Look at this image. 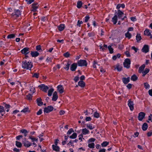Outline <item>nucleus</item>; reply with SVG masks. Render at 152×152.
<instances>
[{
    "mask_svg": "<svg viewBox=\"0 0 152 152\" xmlns=\"http://www.w3.org/2000/svg\"><path fill=\"white\" fill-rule=\"evenodd\" d=\"M33 66V64L30 61H27L25 60L22 61V67L24 69L31 70Z\"/></svg>",
    "mask_w": 152,
    "mask_h": 152,
    "instance_id": "1",
    "label": "nucleus"
},
{
    "mask_svg": "<svg viewBox=\"0 0 152 152\" xmlns=\"http://www.w3.org/2000/svg\"><path fill=\"white\" fill-rule=\"evenodd\" d=\"M77 63L78 65L80 66H86L87 65V61L85 60L80 59V60L78 61Z\"/></svg>",
    "mask_w": 152,
    "mask_h": 152,
    "instance_id": "2",
    "label": "nucleus"
},
{
    "mask_svg": "<svg viewBox=\"0 0 152 152\" xmlns=\"http://www.w3.org/2000/svg\"><path fill=\"white\" fill-rule=\"evenodd\" d=\"M131 61L130 59L126 58L123 63L124 66L127 69H129L130 67Z\"/></svg>",
    "mask_w": 152,
    "mask_h": 152,
    "instance_id": "3",
    "label": "nucleus"
},
{
    "mask_svg": "<svg viewBox=\"0 0 152 152\" xmlns=\"http://www.w3.org/2000/svg\"><path fill=\"white\" fill-rule=\"evenodd\" d=\"M53 109V107L51 105H50L44 108V112L45 114V113H49L52 111Z\"/></svg>",
    "mask_w": 152,
    "mask_h": 152,
    "instance_id": "4",
    "label": "nucleus"
},
{
    "mask_svg": "<svg viewBox=\"0 0 152 152\" xmlns=\"http://www.w3.org/2000/svg\"><path fill=\"white\" fill-rule=\"evenodd\" d=\"M114 14L116 15L117 18L120 19L123 17V15L124 14L123 12H122L120 10H115Z\"/></svg>",
    "mask_w": 152,
    "mask_h": 152,
    "instance_id": "5",
    "label": "nucleus"
},
{
    "mask_svg": "<svg viewBox=\"0 0 152 152\" xmlns=\"http://www.w3.org/2000/svg\"><path fill=\"white\" fill-rule=\"evenodd\" d=\"M38 87L39 88L40 90L45 92H47L48 90L49 89L48 86L43 84L39 85Z\"/></svg>",
    "mask_w": 152,
    "mask_h": 152,
    "instance_id": "6",
    "label": "nucleus"
},
{
    "mask_svg": "<svg viewBox=\"0 0 152 152\" xmlns=\"http://www.w3.org/2000/svg\"><path fill=\"white\" fill-rule=\"evenodd\" d=\"M145 113L143 112H140L138 116V119L140 121H142L145 118Z\"/></svg>",
    "mask_w": 152,
    "mask_h": 152,
    "instance_id": "7",
    "label": "nucleus"
},
{
    "mask_svg": "<svg viewBox=\"0 0 152 152\" xmlns=\"http://www.w3.org/2000/svg\"><path fill=\"white\" fill-rule=\"evenodd\" d=\"M23 143L24 146L27 148L30 146L32 145V143L28 140H26V138H25V140L23 141Z\"/></svg>",
    "mask_w": 152,
    "mask_h": 152,
    "instance_id": "8",
    "label": "nucleus"
},
{
    "mask_svg": "<svg viewBox=\"0 0 152 152\" xmlns=\"http://www.w3.org/2000/svg\"><path fill=\"white\" fill-rule=\"evenodd\" d=\"M149 46L148 45H145L142 48L141 50L142 52L146 53L149 52Z\"/></svg>",
    "mask_w": 152,
    "mask_h": 152,
    "instance_id": "9",
    "label": "nucleus"
},
{
    "mask_svg": "<svg viewBox=\"0 0 152 152\" xmlns=\"http://www.w3.org/2000/svg\"><path fill=\"white\" fill-rule=\"evenodd\" d=\"M29 48L28 47H25L21 50L22 53L25 55H27L29 53Z\"/></svg>",
    "mask_w": 152,
    "mask_h": 152,
    "instance_id": "10",
    "label": "nucleus"
},
{
    "mask_svg": "<svg viewBox=\"0 0 152 152\" xmlns=\"http://www.w3.org/2000/svg\"><path fill=\"white\" fill-rule=\"evenodd\" d=\"M32 10L33 11L35 12L37 11V9L38 8L39 5L37 2H34L32 4Z\"/></svg>",
    "mask_w": 152,
    "mask_h": 152,
    "instance_id": "11",
    "label": "nucleus"
},
{
    "mask_svg": "<svg viewBox=\"0 0 152 152\" xmlns=\"http://www.w3.org/2000/svg\"><path fill=\"white\" fill-rule=\"evenodd\" d=\"M57 90L61 94H62L64 92V88L62 86L60 85L57 87Z\"/></svg>",
    "mask_w": 152,
    "mask_h": 152,
    "instance_id": "12",
    "label": "nucleus"
},
{
    "mask_svg": "<svg viewBox=\"0 0 152 152\" xmlns=\"http://www.w3.org/2000/svg\"><path fill=\"white\" fill-rule=\"evenodd\" d=\"M122 81L124 84H126L130 81V77H128L127 78L123 77L122 78Z\"/></svg>",
    "mask_w": 152,
    "mask_h": 152,
    "instance_id": "13",
    "label": "nucleus"
},
{
    "mask_svg": "<svg viewBox=\"0 0 152 152\" xmlns=\"http://www.w3.org/2000/svg\"><path fill=\"white\" fill-rule=\"evenodd\" d=\"M58 97L57 92L56 91H55L53 94L52 100L53 101H55L57 100Z\"/></svg>",
    "mask_w": 152,
    "mask_h": 152,
    "instance_id": "14",
    "label": "nucleus"
},
{
    "mask_svg": "<svg viewBox=\"0 0 152 152\" xmlns=\"http://www.w3.org/2000/svg\"><path fill=\"white\" fill-rule=\"evenodd\" d=\"M77 67V64L76 63H73L70 67V70L72 71H75Z\"/></svg>",
    "mask_w": 152,
    "mask_h": 152,
    "instance_id": "15",
    "label": "nucleus"
},
{
    "mask_svg": "<svg viewBox=\"0 0 152 152\" xmlns=\"http://www.w3.org/2000/svg\"><path fill=\"white\" fill-rule=\"evenodd\" d=\"M14 12H15V15L17 17H19L21 15V11H20V10L18 9H15Z\"/></svg>",
    "mask_w": 152,
    "mask_h": 152,
    "instance_id": "16",
    "label": "nucleus"
},
{
    "mask_svg": "<svg viewBox=\"0 0 152 152\" xmlns=\"http://www.w3.org/2000/svg\"><path fill=\"white\" fill-rule=\"evenodd\" d=\"M39 53L37 51H31V55L32 57H36L38 56Z\"/></svg>",
    "mask_w": 152,
    "mask_h": 152,
    "instance_id": "17",
    "label": "nucleus"
},
{
    "mask_svg": "<svg viewBox=\"0 0 152 152\" xmlns=\"http://www.w3.org/2000/svg\"><path fill=\"white\" fill-rule=\"evenodd\" d=\"M118 18L116 15H114V16L112 19V21L114 24H115L118 22Z\"/></svg>",
    "mask_w": 152,
    "mask_h": 152,
    "instance_id": "18",
    "label": "nucleus"
},
{
    "mask_svg": "<svg viewBox=\"0 0 152 152\" xmlns=\"http://www.w3.org/2000/svg\"><path fill=\"white\" fill-rule=\"evenodd\" d=\"M52 148L53 150L56 151L58 152L60 151V148L58 145H55L53 144L52 145Z\"/></svg>",
    "mask_w": 152,
    "mask_h": 152,
    "instance_id": "19",
    "label": "nucleus"
},
{
    "mask_svg": "<svg viewBox=\"0 0 152 152\" xmlns=\"http://www.w3.org/2000/svg\"><path fill=\"white\" fill-rule=\"evenodd\" d=\"M65 25L64 24H61L58 26V30L60 31H62L65 28Z\"/></svg>",
    "mask_w": 152,
    "mask_h": 152,
    "instance_id": "20",
    "label": "nucleus"
},
{
    "mask_svg": "<svg viewBox=\"0 0 152 152\" xmlns=\"http://www.w3.org/2000/svg\"><path fill=\"white\" fill-rule=\"evenodd\" d=\"M78 86L81 88H84L86 85L85 83L83 81H80L78 82Z\"/></svg>",
    "mask_w": 152,
    "mask_h": 152,
    "instance_id": "21",
    "label": "nucleus"
},
{
    "mask_svg": "<svg viewBox=\"0 0 152 152\" xmlns=\"http://www.w3.org/2000/svg\"><path fill=\"white\" fill-rule=\"evenodd\" d=\"M36 101L37 104H46L45 103L43 104V102H42V100L41 98H37Z\"/></svg>",
    "mask_w": 152,
    "mask_h": 152,
    "instance_id": "22",
    "label": "nucleus"
},
{
    "mask_svg": "<svg viewBox=\"0 0 152 152\" xmlns=\"http://www.w3.org/2000/svg\"><path fill=\"white\" fill-rule=\"evenodd\" d=\"M148 124L146 123H144L142 125V130L144 131H145L148 129Z\"/></svg>",
    "mask_w": 152,
    "mask_h": 152,
    "instance_id": "23",
    "label": "nucleus"
},
{
    "mask_svg": "<svg viewBox=\"0 0 152 152\" xmlns=\"http://www.w3.org/2000/svg\"><path fill=\"white\" fill-rule=\"evenodd\" d=\"M150 71V69L148 68H146L145 69V70L144 71H143L142 72V76L144 77L145 75L147 74Z\"/></svg>",
    "mask_w": 152,
    "mask_h": 152,
    "instance_id": "24",
    "label": "nucleus"
},
{
    "mask_svg": "<svg viewBox=\"0 0 152 152\" xmlns=\"http://www.w3.org/2000/svg\"><path fill=\"white\" fill-rule=\"evenodd\" d=\"M82 130V133L83 134V135H86V134H88L89 133V131L86 128L83 129Z\"/></svg>",
    "mask_w": 152,
    "mask_h": 152,
    "instance_id": "25",
    "label": "nucleus"
},
{
    "mask_svg": "<svg viewBox=\"0 0 152 152\" xmlns=\"http://www.w3.org/2000/svg\"><path fill=\"white\" fill-rule=\"evenodd\" d=\"M70 64L69 62L66 61V63L65 64V66L64 67V69H65L66 70L68 71L69 69Z\"/></svg>",
    "mask_w": 152,
    "mask_h": 152,
    "instance_id": "26",
    "label": "nucleus"
},
{
    "mask_svg": "<svg viewBox=\"0 0 152 152\" xmlns=\"http://www.w3.org/2000/svg\"><path fill=\"white\" fill-rule=\"evenodd\" d=\"M136 39L137 42H139L141 39L142 37L140 34L137 33L136 36Z\"/></svg>",
    "mask_w": 152,
    "mask_h": 152,
    "instance_id": "27",
    "label": "nucleus"
},
{
    "mask_svg": "<svg viewBox=\"0 0 152 152\" xmlns=\"http://www.w3.org/2000/svg\"><path fill=\"white\" fill-rule=\"evenodd\" d=\"M145 67V64H143L141 65L139 69V72L141 73L143 71Z\"/></svg>",
    "mask_w": 152,
    "mask_h": 152,
    "instance_id": "28",
    "label": "nucleus"
},
{
    "mask_svg": "<svg viewBox=\"0 0 152 152\" xmlns=\"http://www.w3.org/2000/svg\"><path fill=\"white\" fill-rule=\"evenodd\" d=\"M90 18V17L88 15H86L83 19V22L84 23H87Z\"/></svg>",
    "mask_w": 152,
    "mask_h": 152,
    "instance_id": "29",
    "label": "nucleus"
},
{
    "mask_svg": "<svg viewBox=\"0 0 152 152\" xmlns=\"http://www.w3.org/2000/svg\"><path fill=\"white\" fill-rule=\"evenodd\" d=\"M144 34L145 35L149 36L151 35V33L150 32V30L148 29H145L144 31Z\"/></svg>",
    "mask_w": 152,
    "mask_h": 152,
    "instance_id": "30",
    "label": "nucleus"
},
{
    "mask_svg": "<svg viewBox=\"0 0 152 152\" xmlns=\"http://www.w3.org/2000/svg\"><path fill=\"white\" fill-rule=\"evenodd\" d=\"M83 3L81 1H79L77 3V8H80L82 6Z\"/></svg>",
    "mask_w": 152,
    "mask_h": 152,
    "instance_id": "31",
    "label": "nucleus"
},
{
    "mask_svg": "<svg viewBox=\"0 0 152 152\" xmlns=\"http://www.w3.org/2000/svg\"><path fill=\"white\" fill-rule=\"evenodd\" d=\"M126 37L127 38L129 39H130L132 37V35L128 31L125 34Z\"/></svg>",
    "mask_w": 152,
    "mask_h": 152,
    "instance_id": "32",
    "label": "nucleus"
},
{
    "mask_svg": "<svg viewBox=\"0 0 152 152\" xmlns=\"http://www.w3.org/2000/svg\"><path fill=\"white\" fill-rule=\"evenodd\" d=\"M116 69L118 71L120 72L122 69V66H120L119 64L116 65Z\"/></svg>",
    "mask_w": 152,
    "mask_h": 152,
    "instance_id": "33",
    "label": "nucleus"
},
{
    "mask_svg": "<svg viewBox=\"0 0 152 152\" xmlns=\"http://www.w3.org/2000/svg\"><path fill=\"white\" fill-rule=\"evenodd\" d=\"M54 89L53 88H50L48 91V96H51L52 95L53 92L54 91Z\"/></svg>",
    "mask_w": 152,
    "mask_h": 152,
    "instance_id": "34",
    "label": "nucleus"
},
{
    "mask_svg": "<svg viewBox=\"0 0 152 152\" xmlns=\"http://www.w3.org/2000/svg\"><path fill=\"white\" fill-rule=\"evenodd\" d=\"M137 79V77L136 75L134 74L132 75L131 78V80L133 81H136Z\"/></svg>",
    "mask_w": 152,
    "mask_h": 152,
    "instance_id": "35",
    "label": "nucleus"
},
{
    "mask_svg": "<svg viewBox=\"0 0 152 152\" xmlns=\"http://www.w3.org/2000/svg\"><path fill=\"white\" fill-rule=\"evenodd\" d=\"M21 112H23L24 113H26V112H30V110H29V108L28 107H26L24 108L23 110H22L21 111Z\"/></svg>",
    "mask_w": 152,
    "mask_h": 152,
    "instance_id": "36",
    "label": "nucleus"
},
{
    "mask_svg": "<svg viewBox=\"0 0 152 152\" xmlns=\"http://www.w3.org/2000/svg\"><path fill=\"white\" fill-rule=\"evenodd\" d=\"M29 139L31 140L32 142H34V141H37L38 140V139L34 137L31 135L29 136Z\"/></svg>",
    "mask_w": 152,
    "mask_h": 152,
    "instance_id": "37",
    "label": "nucleus"
},
{
    "mask_svg": "<svg viewBox=\"0 0 152 152\" xmlns=\"http://www.w3.org/2000/svg\"><path fill=\"white\" fill-rule=\"evenodd\" d=\"M5 110L4 107L1 105H0V114L2 115V116H3V114H2L1 113L3 112H5Z\"/></svg>",
    "mask_w": 152,
    "mask_h": 152,
    "instance_id": "38",
    "label": "nucleus"
},
{
    "mask_svg": "<svg viewBox=\"0 0 152 152\" xmlns=\"http://www.w3.org/2000/svg\"><path fill=\"white\" fill-rule=\"evenodd\" d=\"M15 37V34H11L8 35L7 37V38L8 39H14Z\"/></svg>",
    "mask_w": 152,
    "mask_h": 152,
    "instance_id": "39",
    "label": "nucleus"
},
{
    "mask_svg": "<svg viewBox=\"0 0 152 152\" xmlns=\"http://www.w3.org/2000/svg\"><path fill=\"white\" fill-rule=\"evenodd\" d=\"M88 35L89 37H94L95 36V34L94 32L92 31L88 33Z\"/></svg>",
    "mask_w": 152,
    "mask_h": 152,
    "instance_id": "40",
    "label": "nucleus"
},
{
    "mask_svg": "<svg viewBox=\"0 0 152 152\" xmlns=\"http://www.w3.org/2000/svg\"><path fill=\"white\" fill-rule=\"evenodd\" d=\"M86 126L88 128H89L90 130H92L95 128L94 126H93L91 124H87L86 125Z\"/></svg>",
    "mask_w": 152,
    "mask_h": 152,
    "instance_id": "41",
    "label": "nucleus"
},
{
    "mask_svg": "<svg viewBox=\"0 0 152 152\" xmlns=\"http://www.w3.org/2000/svg\"><path fill=\"white\" fill-rule=\"evenodd\" d=\"M109 144V142L107 141H104L102 144L101 145L102 147H106Z\"/></svg>",
    "mask_w": 152,
    "mask_h": 152,
    "instance_id": "42",
    "label": "nucleus"
},
{
    "mask_svg": "<svg viewBox=\"0 0 152 152\" xmlns=\"http://www.w3.org/2000/svg\"><path fill=\"white\" fill-rule=\"evenodd\" d=\"M77 137V134L76 133L74 132L73 134L69 137L72 139H74L76 138Z\"/></svg>",
    "mask_w": 152,
    "mask_h": 152,
    "instance_id": "43",
    "label": "nucleus"
},
{
    "mask_svg": "<svg viewBox=\"0 0 152 152\" xmlns=\"http://www.w3.org/2000/svg\"><path fill=\"white\" fill-rule=\"evenodd\" d=\"M15 145L18 148H20L22 146V143L20 142L16 141Z\"/></svg>",
    "mask_w": 152,
    "mask_h": 152,
    "instance_id": "44",
    "label": "nucleus"
},
{
    "mask_svg": "<svg viewBox=\"0 0 152 152\" xmlns=\"http://www.w3.org/2000/svg\"><path fill=\"white\" fill-rule=\"evenodd\" d=\"M36 50L37 51H39L40 52H41L42 51L41 49V46L40 45L37 46L36 47Z\"/></svg>",
    "mask_w": 152,
    "mask_h": 152,
    "instance_id": "45",
    "label": "nucleus"
},
{
    "mask_svg": "<svg viewBox=\"0 0 152 152\" xmlns=\"http://www.w3.org/2000/svg\"><path fill=\"white\" fill-rule=\"evenodd\" d=\"M108 48L110 51V53H112L113 52V49L111 47V46L110 45H109L108 46Z\"/></svg>",
    "mask_w": 152,
    "mask_h": 152,
    "instance_id": "46",
    "label": "nucleus"
},
{
    "mask_svg": "<svg viewBox=\"0 0 152 152\" xmlns=\"http://www.w3.org/2000/svg\"><path fill=\"white\" fill-rule=\"evenodd\" d=\"M30 91L33 94L35 92V90L34 87H33L32 86H30Z\"/></svg>",
    "mask_w": 152,
    "mask_h": 152,
    "instance_id": "47",
    "label": "nucleus"
},
{
    "mask_svg": "<svg viewBox=\"0 0 152 152\" xmlns=\"http://www.w3.org/2000/svg\"><path fill=\"white\" fill-rule=\"evenodd\" d=\"M29 131H27L26 129H23L20 130V132L22 134H27Z\"/></svg>",
    "mask_w": 152,
    "mask_h": 152,
    "instance_id": "48",
    "label": "nucleus"
},
{
    "mask_svg": "<svg viewBox=\"0 0 152 152\" xmlns=\"http://www.w3.org/2000/svg\"><path fill=\"white\" fill-rule=\"evenodd\" d=\"M144 85L146 89L149 88L150 87V85L147 82L144 83Z\"/></svg>",
    "mask_w": 152,
    "mask_h": 152,
    "instance_id": "49",
    "label": "nucleus"
},
{
    "mask_svg": "<svg viewBox=\"0 0 152 152\" xmlns=\"http://www.w3.org/2000/svg\"><path fill=\"white\" fill-rule=\"evenodd\" d=\"M95 144L94 143H92L89 144L88 145V147L91 148H94Z\"/></svg>",
    "mask_w": 152,
    "mask_h": 152,
    "instance_id": "50",
    "label": "nucleus"
},
{
    "mask_svg": "<svg viewBox=\"0 0 152 152\" xmlns=\"http://www.w3.org/2000/svg\"><path fill=\"white\" fill-rule=\"evenodd\" d=\"M94 117L96 118H98L99 117V114L97 111H96L94 113Z\"/></svg>",
    "mask_w": 152,
    "mask_h": 152,
    "instance_id": "51",
    "label": "nucleus"
},
{
    "mask_svg": "<svg viewBox=\"0 0 152 152\" xmlns=\"http://www.w3.org/2000/svg\"><path fill=\"white\" fill-rule=\"evenodd\" d=\"M26 98L28 100H31L32 98V95L31 94H28L26 96Z\"/></svg>",
    "mask_w": 152,
    "mask_h": 152,
    "instance_id": "52",
    "label": "nucleus"
},
{
    "mask_svg": "<svg viewBox=\"0 0 152 152\" xmlns=\"http://www.w3.org/2000/svg\"><path fill=\"white\" fill-rule=\"evenodd\" d=\"M79 79V75H77L75 76L73 79V80L75 81V83H76L78 81Z\"/></svg>",
    "mask_w": 152,
    "mask_h": 152,
    "instance_id": "53",
    "label": "nucleus"
},
{
    "mask_svg": "<svg viewBox=\"0 0 152 152\" xmlns=\"http://www.w3.org/2000/svg\"><path fill=\"white\" fill-rule=\"evenodd\" d=\"M42 113V109H39V110L37 112L36 114L37 115H41Z\"/></svg>",
    "mask_w": 152,
    "mask_h": 152,
    "instance_id": "54",
    "label": "nucleus"
},
{
    "mask_svg": "<svg viewBox=\"0 0 152 152\" xmlns=\"http://www.w3.org/2000/svg\"><path fill=\"white\" fill-rule=\"evenodd\" d=\"M70 54L68 52H66L64 53L63 56L66 58H68L69 57Z\"/></svg>",
    "mask_w": 152,
    "mask_h": 152,
    "instance_id": "55",
    "label": "nucleus"
},
{
    "mask_svg": "<svg viewBox=\"0 0 152 152\" xmlns=\"http://www.w3.org/2000/svg\"><path fill=\"white\" fill-rule=\"evenodd\" d=\"M72 132H74L73 129L72 128H70L67 132V134L68 135L72 133Z\"/></svg>",
    "mask_w": 152,
    "mask_h": 152,
    "instance_id": "56",
    "label": "nucleus"
},
{
    "mask_svg": "<svg viewBox=\"0 0 152 152\" xmlns=\"http://www.w3.org/2000/svg\"><path fill=\"white\" fill-rule=\"evenodd\" d=\"M83 23V22L82 21H80V20H78L77 21V25L79 27L81 26V24Z\"/></svg>",
    "mask_w": 152,
    "mask_h": 152,
    "instance_id": "57",
    "label": "nucleus"
},
{
    "mask_svg": "<svg viewBox=\"0 0 152 152\" xmlns=\"http://www.w3.org/2000/svg\"><path fill=\"white\" fill-rule=\"evenodd\" d=\"M125 54L126 55L127 57H130L131 56V55L130 54V53L129 51H126L125 52Z\"/></svg>",
    "mask_w": 152,
    "mask_h": 152,
    "instance_id": "58",
    "label": "nucleus"
},
{
    "mask_svg": "<svg viewBox=\"0 0 152 152\" xmlns=\"http://www.w3.org/2000/svg\"><path fill=\"white\" fill-rule=\"evenodd\" d=\"M39 74L37 73H35L33 75V77H35L37 78L39 77Z\"/></svg>",
    "mask_w": 152,
    "mask_h": 152,
    "instance_id": "59",
    "label": "nucleus"
},
{
    "mask_svg": "<svg viewBox=\"0 0 152 152\" xmlns=\"http://www.w3.org/2000/svg\"><path fill=\"white\" fill-rule=\"evenodd\" d=\"M124 48V46L122 44H120L118 45V48L121 50L123 49Z\"/></svg>",
    "mask_w": 152,
    "mask_h": 152,
    "instance_id": "60",
    "label": "nucleus"
},
{
    "mask_svg": "<svg viewBox=\"0 0 152 152\" xmlns=\"http://www.w3.org/2000/svg\"><path fill=\"white\" fill-rule=\"evenodd\" d=\"M35 0H25L28 4H30L34 2Z\"/></svg>",
    "mask_w": 152,
    "mask_h": 152,
    "instance_id": "61",
    "label": "nucleus"
},
{
    "mask_svg": "<svg viewBox=\"0 0 152 152\" xmlns=\"http://www.w3.org/2000/svg\"><path fill=\"white\" fill-rule=\"evenodd\" d=\"M127 104H134L133 101L130 99H129L128 101Z\"/></svg>",
    "mask_w": 152,
    "mask_h": 152,
    "instance_id": "62",
    "label": "nucleus"
},
{
    "mask_svg": "<svg viewBox=\"0 0 152 152\" xmlns=\"http://www.w3.org/2000/svg\"><path fill=\"white\" fill-rule=\"evenodd\" d=\"M132 85L131 84L129 83L127 84L126 86L128 89H130L132 88Z\"/></svg>",
    "mask_w": 152,
    "mask_h": 152,
    "instance_id": "63",
    "label": "nucleus"
},
{
    "mask_svg": "<svg viewBox=\"0 0 152 152\" xmlns=\"http://www.w3.org/2000/svg\"><path fill=\"white\" fill-rule=\"evenodd\" d=\"M148 120L152 122V114H150V115L148 116Z\"/></svg>",
    "mask_w": 152,
    "mask_h": 152,
    "instance_id": "64",
    "label": "nucleus"
}]
</instances>
